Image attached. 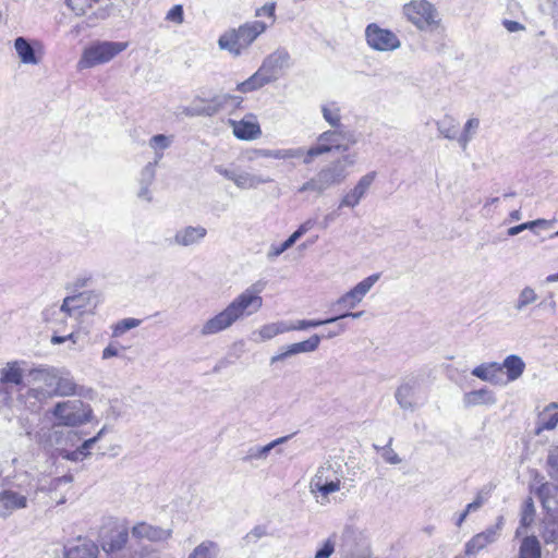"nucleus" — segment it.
I'll return each mask as SVG.
<instances>
[{
  "instance_id": "23",
  "label": "nucleus",
  "mask_w": 558,
  "mask_h": 558,
  "mask_svg": "<svg viewBox=\"0 0 558 558\" xmlns=\"http://www.w3.org/2000/svg\"><path fill=\"white\" fill-rule=\"evenodd\" d=\"M207 234L206 228L202 226H187L179 229L171 243L178 246H192L198 244Z\"/></svg>"
},
{
  "instance_id": "27",
  "label": "nucleus",
  "mask_w": 558,
  "mask_h": 558,
  "mask_svg": "<svg viewBox=\"0 0 558 558\" xmlns=\"http://www.w3.org/2000/svg\"><path fill=\"white\" fill-rule=\"evenodd\" d=\"M291 437H292V435H287V436H282V437H279V438L272 440L271 442L267 444L266 446H253V447L248 448V450L246 451L245 457H243V461L252 462L254 460H266L269 452L274 448L287 442Z\"/></svg>"
},
{
  "instance_id": "33",
  "label": "nucleus",
  "mask_w": 558,
  "mask_h": 558,
  "mask_svg": "<svg viewBox=\"0 0 558 558\" xmlns=\"http://www.w3.org/2000/svg\"><path fill=\"white\" fill-rule=\"evenodd\" d=\"M271 179L262 178L248 172H236L233 183L242 190L256 189L260 184L269 183Z\"/></svg>"
},
{
  "instance_id": "62",
  "label": "nucleus",
  "mask_w": 558,
  "mask_h": 558,
  "mask_svg": "<svg viewBox=\"0 0 558 558\" xmlns=\"http://www.w3.org/2000/svg\"><path fill=\"white\" fill-rule=\"evenodd\" d=\"M63 435H66L69 438L76 437V434L73 433V432L64 433L63 430H60V429H53L51 435H50L51 445H57V446L62 445L61 437Z\"/></svg>"
},
{
  "instance_id": "52",
  "label": "nucleus",
  "mask_w": 558,
  "mask_h": 558,
  "mask_svg": "<svg viewBox=\"0 0 558 558\" xmlns=\"http://www.w3.org/2000/svg\"><path fill=\"white\" fill-rule=\"evenodd\" d=\"M336 549V541L333 536L328 537L322 546L316 550L314 558H330Z\"/></svg>"
},
{
  "instance_id": "61",
  "label": "nucleus",
  "mask_w": 558,
  "mask_h": 558,
  "mask_svg": "<svg viewBox=\"0 0 558 558\" xmlns=\"http://www.w3.org/2000/svg\"><path fill=\"white\" fill-rule=\"evenodd\" d=\"M537 222L529 221L521 223L519 226H514L508 229V235L514 236L519 233H521L524 230H533L536 227Z\"/></svg>"
},
{
  "instance_id": "63",
  "label": "nucleus",
  "mask_w": 558,
  "mask_h": 558,
  "mask_svg": "<svg viewBox=\"0 0 558 558\" xmlns=\"http://www.w3.org/2000/svg\"><path fill=\"white\" fill-rule=\"evenodd\" d=\"M275 10H276V3L269 2V3H266L263 7L258 8L255 12V15L256 16L267 15L271 19H275Z\"/></svg>"
},
{
  "instance_id": "40",
  "label": "nucleus",
  "mask_w": 558,
  "mask_h": 558,
  "mask_svg": "<svg viewBox=\"0 0 558 558\" xmlns=\"http://www.w3.org/2000/svg\"><path fill=\"white\" fill-rule=\"evenodd\" d=\"M501 371L502 366L497 362L484 363L473 368L472 375L482 380L490 381Z\"/></svg>"
},
{
  "instance_id": "45",
  "label": "nucleus",
  "mask_w": 558,
  "mask_h": 558,
  "mask_svg": "<svg viewBox=\"0 0 558 558\" xmlns=\"http://www.w3.org/2000/svg\"><path fill=\"white\" fill-rule=\"evenodd\" d=\"M171 143H172V137L163 135V134L154 135L149 140L150 148L156 151L155 160L158 161L159 159L162 158V153H159V150L162 151V150L167 149L168 147H170Z\"/></svg>"
},
{
  "instance_id": "1",
  "label": "nucleus",
  "mask_w": 558,
  "mask_h": 558,
  "mask_svg": "<svg viewBox=\"0 0 558 558\" xmlns=\"http://www.w3.org/2000/svg\"><path fill=\"white\" fill-rule=\"evenodd\" d=\"M355 163V154L344 155L322 167L318 172L304 182L299 193L313 192L323 195L327 190L342 184L349 177L348 167Z\"/></svg>"
},
{
  "instance_id": "47",
  "label": "nucleus",
  "mask_w": 558,
  "mask_h": 558,
  "mask_svg": "<svg viewBox=\"0 0 558 558\" xmlns=\"http://www.w3.org/2000/svg\"><path fill=\"white\" fill-rule=\"evenodd\" d=\"M266 60L276 69L281 71L283 68L289 65L290 54L286 50H277L269 54Z\"/></svg>"
},
{
  "instance_id": "39",
  "label": "nucleus",
  "mask_w": 558,
  "mask_h": 558,
  "mask_svg": "<svg viewBox=\"0 0 558 558\" xmlns=\"http://www.w3.org/2000/svg\"><path fill=\"white\" fill-rule=\"evenodd\" d=\"M322 113L325 121L331 128H344L341 123L340 107L336 102H328L323 105Z\"/></svg>"
},
{
  "instance_id": "10",
  "label": "nucleus",
  "mask_w": 558,
  "mask_h": 558,
  "mask_svg": "<svg viewBox=\"0 0 558 558\" xmlns=\"http://www.w3.org/2000/svg\"><path fill=\"white\" fill-rule=\"evenodd\" d=\"M365 40L369 48L379 52H390L401 47L399 37L390 29L371 23L365 28Z\"/></svg>"
},
{
  "instance_id": "12",
  "label": "nucleus",
  "mask_w": 558,
  "mask_h": 558,
  "mask_svg": "<svg viewBox=\"0 0 558 558\" xmlns=\"http://www.w3.org/2000/svg\"><path fill=\"white\" fill-rule=\"evenodd\" d=\"M505 519L502 515L497 518L496 524L488 526L485 531L475 534L466 544L464 553L466 556H474L488 545L495 543L504 527Z\"/></svg>"
},
{
  "instance_id": "64",
  "label": "nucleus",
  "mask_w": 558,
  "mask_h": 558,
  "mask_svg": "<svg viewBox=\"0 0 558 558\" xmlns=\"http://www.w3.org/2000/svg\"><path fill=\"white\" fill-rule=\"evenodd\" d=\"M316 225V219H307L306 221H304L299 228L296 231L293 232V234L296 236V239L299 240L303 234H305L306 232H308L310 230L313 229V227Z\"/></svg>"
},
{
  "instance_id": "16",
  "label": "nucleus",
  "mask_w": 558,
  "mask_h": 558,
  "mask_svg": "<svg viewBox=\"0 0 558 558\" xmlns=\"http://www.w3.org/2000/svg\"><path fill=\"white\" fill-rule=\"evenodd\" d=\"M234 320L228 312L227 307H225L219 313L214 316L207 318L198 329V336L203 338H207L210 336L218 335L231 328L234 325Z\"/></svg>"
},
{
  "instance_id": "38",
  "label": "nucleus",
  "mask_w": 558,
  "mask_h": 558,
  "mask_svg": "<svg viewBox=\"0 0 558 558\" xmlns=\"http://www.w3.org/2000/svg\"><path fill=\"white\" fill-rule=\"evenodd\" d=\"M541 535L545 544H558V517L549 515L545 519Z\"/></svg>"
},
{
  "instance_id": "26",
  "label": "nucleus",
  "mask_w": 558,
  "mask_h": 558,
  "mask_svg": "<svg viewBox=\"0 0 558 558\" xmlns=\"http://www.w3.org/2000/svg\"><path fill=\"white\" fill-rule=\"evenodd\" d=\"M98 546L90 539L78 538L75 544L65 547V558H97Z\"/></svg>"
},
{
  "instance_id": "17",
  "label": "nucleus",
  "mask_w": 558,
  "mask_h": 558,
  "mask_svg": "<svg viewBox=\"0 0 558 558\" xmlns=\"http://www.w3.org/2000/svg\"><path fill=\"white\" fill-rule=\"evenodd\" d=\"M28 506V493L16 492L7 488L0 492V517L7 518L14 511L25 509Z\"/></svg>"
},
{
  "instance_id": "3",
  "label": "nucleus",
  "mask_w": 558,
  "mask_h": 558,
  "mask_svg": "<svg viewBox=\"0 0 558 558\" xmlns=\"http://www.w3.org/2000/svg\"><path fill=\"white\" fill-rule=\"evenodd\" d=\"M48 413L53 418V428L80 427L93 420V409L90 404L80 399L59 401Z\"/></svg>"
},
{
  "instance_id": "54",
  "label": "nucleus",
  "mask_w": 558,
  "mask_h": 558,
  "mask_svg": "<svg viewBox=\"0 0 558 558\" xmlns=\"http://www.w3.org/2000/svg\"><path fill=\"white\" fill-rule=\"evenodd\" d=\"M64 2L78 16L84 15L93 5L89 0H64Z\"/></svg>"
},
{
  "instance_id": "9",
  "label": "nucleus",
  "mask_w": 558,
  "mask_h": 558,
  "mask_svg": "<svg viewBox=\"0 0 558 558\" xmlns=\"http://www.w3.org/2000/svg\"><path fill=\"white\" fill-rule=\"evenodd\" d=\"M32 387L27 390V397L39 402L47 401L54 397L56 367L41 366L33 368L27 374Z\"/></svg>"
},
{
  "instance_id": "49",
  "label": "nucleus",
  "mask_w": 558,
  "mask_h": 558,
  "mask_svg": "<svg viewBox=\"0 0 558 558\" xmlns=\"http://www.w3.org/2000/svg\"><path fill=\"white\" fill-rule=\"evenodd\" d=\"M535 508L532 498H527L523 505L521 512L520 524L523 527H527L534 520Z\"/></svg>"
},
{
  "instance_id": "58",
  "label": "nucleus",
  "mask_w": 558,
  "mask_h": 558,
  "mask_svg": "<svg viewBox=\"0 0 558 558\" xmlns=\"http://www.w3.org/2000/svg\"><path fill=\"white\" fill-rule=\"evenodd\" d=\"M333 476L335 475V472L332 471V468L330 464H327V465H322L317 469L315 475L313 476V478H318L324 483V482H328L330 480H333Z\"/></svg>"
},
{
  "instance_id": "35",
  "label": "nucleus",
  "mask_w": 558,
  "mask_h": 558,
  "mask_svg": "<svg viewBox=\"0 0 558 558\" xmlns=\"http://www.w3.org/2000/svg\"><path fill=\"white\" fill-rule=\"evenodd\" d=\"M437 131L447 140H456L458 142V122L457 120L446 114L442 119L436 122Z\"/></svg>"
},
{
  "instance_id": "6",
  "label": "nucleus",
  "mask_w": 558,
  "mask_h": 558,
  "mask_svg": "<svg viewBox=\"0 0 558 558\" xmlns=\"http://www.w3.org/2000/svg\"><path fill=\"white\" fill-rule=\"evenodd\" d=\"M267 282L257 280L240 294H238L228 305L227 310L234 323L250 317L263 307V298L260 293L265 290Z\"/></svg>"
},
{
  "instance_id": "2",
  "label": "nucleus",
  "mask_w": 558,
  "mask_h": 558,
  "mask_svg": "<svg viewBox=\"0 0 558 558\" xmlns=\"http://www.w3.org/2000/svg\"><path fill=\"white\" fill-rule=\"evenodd\" d=\"M354 133L347 131L344 128H333L318 135L315 145L304 148V165H311L313 160L322 155L337 151H347L350 146L356 144Z\"/></svg>"
},
{
  "instance_id": "28",
  "label": "nucleus",
  "mask_w": 558,
  "mask_h": 558,
  "mask_svg": "<svg viewBox=\"0 0 558 558\" xmlns=\"http://www.w3.org/2000/svg\"><path fill=\"white\" fill-rule=\"evenodd\" d=\"M463 402L466 407L493 405L497 402L494 391L482 388L464 395Z\"/></svg>"
},
{
  "instance_id": "55",
  "label": "nucleus",
  "mask_w": 558,
  "mask_h": 558,
  "mask_svg": "<svg viewBox=\"0 0 558 558\" xmlns=\"http://www.w3.org/2000/svg\"><path fill=\"white\" fill-rule=\"evenodd\" d=\"M157 162H158L157 160H155L154 162H148L143 168V170L141 172V178H140L141 184L151 185V183L155 180V175H156L155 167H156Z\"/></svg>"
},
{
  "instance_id": "5",
  "label": "nucleus",
  "mask_w": 558,
  "mask_h": 558,
  "mask_svg": "<svg viewBox=\"0 0 558 558\" xmlns=\"http://www.w3.org/2000/svg\"><path fill=\"white\" fill-rule=\"evenodd\" d=\"M129 47L126 41H108L96 40L84 48L80 60L77 61V70L92 69L100 64H105L113 60L118 54Z\"/></svg>"
},
{
  "instance_id": "7",
  "label": "nucleus",
  "mask_w": 558,
  "mask_h": 558,
  "mask_svg": "<svg viewBox=\"0 0 558 558\" xmlns=\"http://www.w3.org/2000/svg\"><path fill=\"white\" fill-rule=\"evenodd\" d=\"M234 100H238V97L230 94H216L210 98L197 95L189 106L179 107L178 113L186 118L214 117Z\"/></svg>"
},
{
  "instance_id": "50",
  "label": "nucleus",
  "mask_w": 558,
  "mask_h": 558,
  "mask_svg": "<svg viewBox=\"0 0 558 558\" xmlns=\"http://www.w3.org/2000/svg\"><path fill=\"white\" fill-rule=\"evenodd\" d=\"M263 78H267V84L275 82L280 76V71L270 64L266 59L263 61L260 68L257 70Z\"/></svg>"
},
{
  "instance_id": "29",
  "label": "nucleus",
  "mask_w": 558,
  "mask_h": 558,
  "mask_svg": "<svg viewBox=\"0 0 558 558\" xmlns=\"http://www.w3.org/2000/svg\"><path fill=\"white\" fill-rule=\"evenodd\" d=\"M288 324L284 322L270 323L262 326L258 330L253 331L252 340L255 342H264L275 338L276 336L288 332Z\"/></svg>"
},
{
  "instance_id": "25",
  "label": "nucleus",
  "mask_w": 558,
  "mask_h": 558,
  "mask_svg": "<svg viewBox=\"0 0 558 558\" xmlns=\"http://www.w3.org/2000/svg\"><path fill=\"white\" fill-rule=\"evenodd\" d=\"M129 539V530L124 526L113 529L110 534L100 542L102 550L112 555L123 549Z\"/></svg>"
},
{
  "instance_id": "34",
  "label": "nucleus",
  "mask_w": 558,
  "mask_h": 558,
  "mask_svg": "<svg viewBox=\"0 0 558 558\" xmlns=\"http://www.w3.org/2000/svg\"><path fill=\"white\" fill-rule=\"evenodd\" d=\"M220 553L218 543L214 541H203L187 556V558H217Z\"/></svg>"
},
{
  "instance_id": "31",
  "label": "nucleus",
  "mask_w": 558,
  "mask_h": 558,
  "mask_svg": "<svg viewBox=\"0 0 558 558\" xmlns=\"http://www.w3.org/2000/svg\"><path fill=\"white\" fill-rule=\"evenodd\" d=\"M500 365L502 366V369H506L507 378L510 381H514L520 378L525 369L524 361L517 354L508 355Z\"/></svg>"
},
{
  "instance_id": "42",
  "label": "nucleus",
  "mask_w": 558,
  "mask_h": 558,
  "mask_svg": "<svg viewBox=\"0 0 558 558\" xmlns=\"http://www.w3.org/2000/svg\"><path fill=\"white\" fill-rule=\"evenodd\" d=\"M320 343V337L318 335L311 336L307 340L290 344V353L300 354L308 353L317 350Z\"/></svg>"
},
{
  "instance_id": "18",
  "label": "nucleus",
  "mask_w": 558,
  "mask_h": 558,
  "mask_svg": "<svg viewBox=\"0 0 558 558\" xmlns=\"http://www.w3.org/2000/svg\"><path fill=\"white\" fill-rule=\"evenodd\" d=\"M558 425V403L550 402L544 408L536 409L534 434L541 436L544 432L554 430Z\"/></svg>"
},
{
  "instance_id": "43",
  "label": "nucleus",
  "mask_w": 558,
  "mask_h": 558,
  "mask_svg": "<svg viewBox=\"0 0 558 558\" xmlns=\"http://www.w3.org/2000/svg\"><path fill=\"white\" fill-rule=\"evenodd\" d=\"M267 85V78H263L260 73L256 71L252 76H250L244 82H241L236 85V90L241 93H250L256 89L262 88Z\"/></svg>"
},
{
  "instance_id": "59",
  "label": "nucleus",
  "mask_w": 558,
  "mask_h": 558,
  "mask_svg": "<svg viewBox=\"0 0 558 558\" xmlns=\"http://www.w3.org/2000/svg\"><path fill=\"white\" fill-rule=\"evenodd\" d=\"M166 20L181 24L183 22V8L181 4L173 5L167 13Z\"/></svg>"
},
{
  "instance_id": "8",
  "label": "nucleus",
  "mask_w": 558,
  "mask_h": 558,
  "mask_svg": "<svg viewBox=\"0 0 558 558\" xmlns=\"http://www.w3.org/2000/svg\"><path fill=\"white\" fill-rule=\"evenodd\" d=\"M402 12L420 31H433L440 22L437 9L428 0H411L403 5Z\"/></svg>"
},
{
  "instance_id": "19",
  "label": "nucleus",
  "mask_w": 558,
  "mask_h": 558,
  "mask_svg": "<svg viewBox=\"0 0 558 558\" xmlns=\"http://www.w3.org/2000/svg\"><path fill=\"white\" fill-rule=\"evenodd\" d=\"M376 178V172L372 171L363 175L356 183V185L348 192L340 201L339 208L350 207L354 208L359 205L361 199L366 195L368 189L373 184Z\"/></svg>"
},
{
  "instance_id": "41",
  "label": "nucleus",
  "mask_w": 558,
  "mask_h": 558,
  "mask_svg": "<svg viewBox=\"0 0 558 558\" xmlns=\"http://www.w3.org/2000/svg\"><path fill=\"white\" fill-rule=\"evenodd\" d=\"M480 126V120L477 118H471L466 121L463 128V132L458 135V143L462 149H465L473 138L475 132Z\"/></svg>"
},
{
  "instance_id": "24",
  "label": "nucleus",
  "mask_w": 558,
  "mask_h": 558,
  "mask_svg": "<svg viewBox=\"0 0 558 558\" xmlns=\"http://www.w3.org/2000/svg\"><path fill=\"white\" fill-rule=\"evenodd\" d=\"M235 137L243 141H252L258 137L262 133L259 124L255 121L253 116L244 118L240 121H229Z\"/></svg>"
},
{
  "instance_id": "37",
  "label": "nucleus",
  "mask_w": 558,
  "mask_h": 558,
  "mask_svg": "<svg viewBox=\"0 0 558 558\" xmlns=\"http://www.w3.org/2000/svg\"><path fill=\"white\" fill-rule=\"evenodd\" d=\"M15 50L23 63L26 64H37L38 60L35 56V51L33 47L28 44V41L23 38L19 37L15 39L14 43Z\"/></svg>"
},
{
  "instance_id": "57",
  "label": "nucleus",
  "mask_w": 558,
  "mask_h": 558,
  "mask_svg": "<svg viewBox=\"0 0 558 558\" xmlns=\"http://www.w3.org/2000/svg\"><path fill=\"white\" fill-rule=\"evenodd\" d=\"M391 441L392 439H390L388 445H386L383 448L381 457L389 464H399L401 463V459L398 456V453L391 448Z\"/></svg>"
},
{
  "instance_id": "48",
  "label": "nucleus",
  "mask_w": 558,
  "mask_h": 558,
  "mask_svg": "<svg viewBox=\"0 0 558 558\" xmlns=\"http://www.w3.org/2000/svg\"><path fill=\"white\" fill-rule=\"evenodd\" d=\"M140 325L141 320L137 318H124L113 326L112 336L120 337L130 329L136 328Z\"/></svg>"
},
{
  "instance_id": "4",
  "label": "nucleus",
  "mask_w": 558,
  "mask_h": 558,
  "mask_svg": "<svg viewBox=\"0 0 558 558\" xmlns=\"http://www.w3.org/2000/svg\"><path fill=\"white\" fill-rule=\"evenodd\" d=\"M267 25L262 21H253L241 25L238 29H230L219 37L220 49L228 50L233 56H240L243 50L265 31Z\"/></svg>"
},
{
  "instance_id": "56",
  "label": "nucleus",
  "mask_w": 558,
  "mask_h": 558,
  "mask_svg": "<svg viewBox=\"0 0 558 558\" xmlns=\"http://www.w3.org/2000/svg\"><path fill=\"white\" fill-rule=\"evenodd\" d=\"M298 241L296 236L292 233L284 242H282L279 246H272L268 252V257H278L283 252L289 250L295 242Z\"/></svg>"
},
{
  "instance_id": "21",
  "label": "nucleus",
  "mask_w": 558,
  "mask_h": 558,
  "mask_svg": "<svg viewBox=\"0 0 558 558\" xmlns=\"http://www.w3.org/2000/svg\"><path fill=\"white\" fill-rule=\"evenodd\" d=\"M43 320L49 325L50 329L54 332L64 331L68 319L72 317V315H68V311L64 308V304L62 303L60 306L50 305L43 311Z\"/></svg>"
},
{
  "instance_id": "44",
  "label": "nucleus",
  "mask_w": 558,
  "mask_h": 558,
  "mask_svg": "<svg viewBox=\"0 0 558 558\" xmlns=\"http://www.w3.org/2000/svg\"><path fill=\"white\" fill-rule=\"evenodd\" d=\"M537 300L535 290L531 287H525L519 293L518 300L514 304V308L518 312H522L526 306L533 304Z\"/></svg>"
},
{
  "instance_id": "53",
  "label": "nucleus",
  "mask_w": 558,
  "mask_h": 558,
  "mask_svg": "<svg viewBox=\"0 0 558 558\" xmlns=\"http://www.w3.org/2000/svg\"><path fill=\"white\" fill-rule=\"evenodd\" d=\"M558 492V486L551 483H544L542 484L538 489L537 494L539 498L542 499V502L545 505L550 498H554L556 496V493Z\"/></svg>"
},
{
  "instance_id": "20",
  "label": "nucleus",
  "mask_w": 558,
  "mask_h": 558,
  "mask_svg": "<svg viewBox=\"0 0 558 558\" xmlns=\"http://www.w3.org/2000/svg\"><path fill=\"white\" fill-rule=\"evenodd\" d=\"M133 537L137 539H148L150 542H165L168 541L172 536L171 529H162L159 526H154L146 522H140L135 524L132 530Z\"/></svg>"
},
{
  "instance_id": "36",
  "label": "nucleus",
  "mask_w": 558,
  "mask_h": 558,
  "mask_svg": "<svg viewBox=\"0 0 558 558\" xmlns=\"http://www.w3.org/2000/svg\"><path fill=\"white\" fill-rule=\"evenodd\" d=\"M341 486V481L333 476V480L328 482H322L318 478H312L310 483V488L312 493H319L323 497H327L329 494L338 492Z\"/></svg>"
},
{
  "instance_id": "51",
  "label": "nucleus",
  "mask_w": 558,
  "mask_h": 558,
  "mask_svg": "<svg viewBox=\"0 0 558 558\" xmlns=\"http://www.w3.org/2000/svg\"><path fill=\"white\" fill-rule=\"evenodd\" d=\"M547 466L550 478L558 482V445L549 451Z\"/></svg>"
},
{
  "instance_id": "14",
  "label": "nucleus",
  "mask_w": 558,
  "mask_h": 558,
  "mask_svg": "<svg viewBox=\"0 0 558 558\" xmlns=\"http://www.w3.org/2000/svg\"><path fill=\"white\" fill-rule=\"evenodd\" d=\"M99 294L94 291H84L63 299L62 303L68 311V315L78 317L85 312L94 310L99 303Z\"/></svg>"
},
{
  "instance_id": "46",
  "label": "nucleus",
  "mask_w": 558,
  "mask_h": 558,
  "mask_svg": "<svg viewBox=\"0 0 558 558\" xmlns=\"http://www.w3.org/2000/svg\"><path fill=\"white\" fill-rule=\"evenodd\" d=\"M339 319V317H330L327 319H312V320H298L295 324H288L289 331L292 330H305L312 327H318L326 324L335 323Z\"/></svg>"
},
{
  "instance_id": "30",
  "label": "nucleus",
  "mask_w": 558,
  "mask_h": 558,
  "mask_svg": "<svg viewBox=\"0 0 558 558\" xmlns=\"http://www.w3.org/2000/svg\"><path fill=\"white\" fill-rule=\"evenodd\" d=\"M256 156L260 158H271L278 160H287L294 158L304 159V147L282 148V149H258Z\"/></svg>"
},
{
  "instance_id": "15",
  "label": "nucleus",
  "mask_w": 558,
  "mask_h": 558,
  "mask_svg": "<svg viewBox=\"0 0 558 558\" xmlns=\"http://www.w3.org/2000/svg\"><path fill=\"white\" fill-rule=\"evenodd\" d=\"M23 383V371L19 362H9L0 369V385L4 386L0 389V407L8 404L11 400V392L8 390L9 385L19 386Z\"/></svg>"
},
{
  "instance_id": "22",
  "label": "nucleus",
  "mask_w": 558,
  "mask_h": 558,
  "mask_svg": "<svg viewBox=\"0 0 558 558\" xmlns=\"http://www.w3.org/2000/svg\"><path fill=\"white\" fill-rule=\"evenodd\" d=\"M54 397L80 396L81 387L75 383L73 376L64 368L56 367Z\"/></svg>"
},
{
  "instance_id": "32",
  "label": "nucleus",
  "mask_w": 558,
  "mask_h": 558,
  "mask_svg": "<svg viewBox=\"0 0 558 558\" xmlns=\"http://www.w3.org/2000/svg\"><path fill=\"white\" fill-rule=\"evenodd\" d=\"M518 558H542V547L536 536H525L521 541Z\"/></svg>"
},
{
  "instance_id": "11",
  "label": "nucleus",
  "mask_w": 558,
  "mask_h": 558,
  "mask_svg": "<svg viewBox=\"0 0 558 558\" xmlns=\"http://www.w3.org/2000/svg\"><path fill=\"white\" fill-rule=\"evenodd\" d=\"M421 378L418 376L405 377L395 392L398 405L405 411L413 412L418 407V392Z\"/></svg>"
},
{
  "instance_id": "13",
  "label": "nucleus",
  "mask_w": 558,
  "mask_h": 558,
  "mask_svg": "<svg viewBox=\"0 0 558 558\" xmlns=\"http://www.w3.org/2000/svg\"><path fill=\"white\" fill-rule=\"evenodd\" d=\"M379 275L374 274L359 282L354 288L340 296L333 304L340 310H352L356 307L364 296L369 292L372 287L378 281Z\"/></svg>"
},
{
  "instance_id": "60",
  "label": "nucleus",
  "mask_w": 558,
  "mask_h": 558,
  "mask_svg": "<svg viewBox=\"0 0 558 558\" xmlns=\"http://www.w3.org/2000/svg\"><path fill=\"white\" fill-rule=\"evenodd\" d=\"M88 450L89 449H83V444H82L76 450L71 451V452H65L63 454V458H65L68 460H72V461H78L89 454Z\"/></svg>"
}]
</instances>
